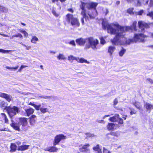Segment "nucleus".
Segmentation results:
<instances>
[{
  "label": "nucleus",
  "mask_w": 153,
  "mask_h": 153,
  "mask_svg": "<svg viewBox=\"0 0 153 153\" xmlns=\"http://www.w3.org/2000/svg\"><path fill=\"white\" fill-rule=\"evenodd\" d=\"M103 29L107 28L108 33L112 34H116L115 37L111 40L113 45H124L130 44L132 42H144V38L146 36L143 34H137L134 35V38L127 39L125 36L126 31H132L133 29L131 26L122 27L118 23L109 24L108 22L103 20L102 23Z\"/></svg>",
  "instance_id": "nucleus-1"
},
{
  "label": "nucleus",
  "mask_w": 153,
  "mask_h": 153,
  "mask_svg": "<svg viewBox=\"0 0 153 153\" xmlns=\"http://www.w3.org/2000/svg\"><path fill=\"white\" fill-rule=\"evenodd\" d=\"M86 41H88L89 44V45H87L86 48H89L90 47L93 49H97L96 45L98 43L97 39H94L92 37H89L86 38H80L76 39V43L80 46H84Z\"/></svg>",
  "instance_id": "nucleus-2"
},
{
  "label": "nucleus",
  "mask_w": 153,
  "mask_h": 153,
  "mask_svg": "<svg viewBox=\"0 0 153 153\" xmlns=\"http://www.w3.org/2000/svg\"><path fill=\"white\" fill-rule=\"evenodd\" d=\"M11 122L12 123L10 125L15 130L19 131L20 127L23 130L26 129L27 122L26 119L25 118H21L20 121L18 123H15L13 120H11Z\"/></svg>",
  "instance_id": "nucleus-3"
},
{
  "label": "nucleus",
  "mask_w": 153,
  "mask_h": 153,
  "mask_svg": "<svg viewBox=\"0 0 153 153\" xmlns=\"http://www.w3.org/2000/svg\"><path fill=\"white\" fill-rule=\"evenodd\" d=\"M98 3L93 2L87 3V8L89 10L92 9L93 10L92 14L89 13H88L89 16L91 19L94 18L97 15V13L96 10V7Z\"/></svg>",
  "instance_id": "nucleus-4"
},
{
  "label": "nucleus",
  "mask_w": 153,
  "mask_h": 153,
  "mask_svg": "<svg viewBox=\"0 0 153 153\" xmlns=\"http://www.w3.org/2000/svg\"><path fill=\"white\" fill-rule=\"evenodd\" d=\"M7 111L10 117L11 118L18 113L19 108L15 106H13L12 107H8L7 109Z\"/></svg>",
  "instance_id": "nucleus-5"
},
{
  "label": "nucleus",
  "mask_w": 153,
  "mask_h": 153,
  "mask_svg": "<svg viewBox=\"0 0 153 153\" xmlns=\"http://www.w3.org/2000/svg\"><path fill=\"white\" fill-rule=\"evenodd\" d=\"M66 138V136L62 134H60L57 135L55 137L54 139V142L53 143L54 146H56L58 144L61 140H65Z\"/></svg>",
  "instance_id": "nucleus-6"
},
{
  "label": "nucleus",
  "mask_w": 153,
  "mask_h": 153,
  "mask_svg": "<svg viewBox=\"0 0 153 153\" xmlns=\"http://www.w3.org/2000/svg\"><path fill=\"white\" fill-rule=\"evenodd\" d=\"M138 25L139 28L141 29V31H143L144 29L149 28V25L143 21H139L138 22Z\"/></svg>",
  "instance_id": "nucleus-7"
},
{
  "label": "nucleus",
  "mask_w": 153,
  "mask_h": 153,
  "mask_svg": "<svg viewBox=\"0 0 153 153\" xmlns=\"http://www.w3.org/2000/svg\"><path fill=\"white\" fill-rule=\"evenodd\" d=\"M0 97L5 99L8 102L12 100V97L11 95L4 93L0 92Z\"/></svg>",
  "instance_id": "nucleus-8"
},
{
  "label": "nucleus",
  "mask_w": 153,
  "mask_h": 153,
  "mask_svg": "<svg viewBox=\"0 0 153 153\" xmlns=\"http://www.w3.org/2000/svg\"><path fill=\"white\" fill-rule=\"evenodd\" d=\"M118 127L117 124L112 123H108L107 126V129L109 131H113L116 129Z\"/></svg>",
  "instance_id": "nucleus-9"
},
{
  "label": "nucleus",
  "mask_w": 153,
  "mask_h": 153,
  "mask_svg": "<svg viewBox=\"0 0 153 153\" xmlns=\"http://www.w3.org/2000/svg\"><path fill=\"white\" fill-rule=\"evenodd\" d=\"M72 26H75L78 27L79 26L80 23L78 19L74 17L70 23Z\"/></svg>",
  "instance_id": "nucleus-10"
},
{
  "label": "nucleus",
  "mask_w": 153,
  "mask_h": 153,
  "mask_svg": "<svg viewBox=\"0 0 153 153\" xmlns=\"http://www.w3.org/2000/svg\"><path fill=\"white\" fill-rule=\"evenodd\" d=\"M74 18L72 14L68 13L66 16L65 20L68 23H70Z\"/></svg>",
  "instance_id": "nucleus-11"
},
{
  "label": "nucleus",
  "mask_w": 153,
  "mask_h": 153,
  "mask_svg": "<svg viewBox=\"0 0 153 153\" xmlns=\"http://www.w3.org/2000/svg\"><path fill=\"white\" fill-rule=\"evenodd\" d=\"M37 120L36 116L33 115L30 117V124L32 125H34L35 123V122Z\"/></svg>",
  "instance_id": "nucleus-12"
},
{
  "label": "nucleus",
  "mask_w": 153,
  "mask_h": 153,
  "mask_svg": "<svg viewBox=\"0 0 153 153\" xmlns=\"http://www.w3.org/2000/svg\"><path fill=\"white\" fill-rule=\"evenodd\" d=\"M119 117V115L116 114L115 116L110 117L109 119V120L110 121L112 122H116L118 120Z\"/></svg>",
  "instance_id": "nucleus-13"
},
{
  "label": "nucleus",
  "mask_w": 153,
  "mask_h": 153,
  "mask_svg": "<svg viewBox=\"0 0 153 153\" xmlns=\"http://www.w3.org/2000/svg\"><path fill=\"white\" fill-rule=\"evenodd\" d=\"M58 149L55 146H51L46 148L45 150L46 151H48L50 152H57Z\"/></svg>",
  "instance_id": "nucleus-14"
},
{
  "label": "nucleus",
  "mask_w": 153,
  "mask_h": 153,
  "mask_svg": "<svg viewBox=\"0 0 153 153\" xmlns=\"http://www.w3.org/2000/svg\"><path fill=\"white\" fill-rule=\"evenodd\" d=\"M29 145H22L21 146H19L18 150L21 151H24L28 149L29 147Z\"/></svg>",
  "instance_id": "nucleus-15"
},
{
  "label": "nucleus",
  "mask_w": 153,
  "mask_h": 153,
  "mask_svg": "<svg viewBox=\"0 0 153 153\" xmlns=\"http://www.w3.org/2000/svg\"><path fill=\"white\" fill-rule=\"evenodd\" d=\"M115 50V48L113 46H111L108 47V52L111 56L112 55L113 52Z\"/></svg>",
  "instance_id": "nucleus-16"
},
{
  "label": "nucleus",
  "mask_w": 153,
  "mask_h": 153,
  "mask_svg": "<svg viewBox=\"0 0 153 153\" xmlns=\"http://www.w3.org/2000/svg\"><path fill=\"white\" fill-rule=\"evenodd\" d=\"M93 149L94 151L97 152V153H102L101 149L100 148L99 144H97L96 146L93 147Z\"/></svg>",
  "instance_id": "nucleus-17"
},
{
  "label": "nucleus",
  "mask_w": 153,
  "mask_h": 153,
  "mask_svg": "<svg viewBox=\"0 0 153 153\" xmlns=\"http://www.w3.org/2000/svg\"><path fill=\"white\" fill-rule=\"evenodd\" d=\"M78 59L77 57H75L72 55H70L68 56V60L71 62H72L74 60H75L76 61V60H77V59Z\"/></svg>",
  "instance_id": "nucleus-18"
},
{
  "label": "nucleus",
  "mask_w": 153,
  "mask_h": 153,
  "mask_svg": "<svg viewBox=\"0 0 153 153\" xmlns=\"http://www.w3.org/2000/svg\"><path fill=\"white\" fill-rule=\"evenodd\" d=\"M146 109L148 110H150L153 108V105L146 102L144 105Z\"/></svg>",
  "instance_id": "nucleus-19"
},
{
  "label": "nucleus",
  "mask_w": 153,
  "mask_h": 153,
  "mask_svg": "<svg viewBox=\"0 0 153 153\" xmlns=\"http://www.w3.org/2000/svg\"><path fill=\"white\" fill-rule=\"evenodd\" d=\"M90 146V145L89 144H87L84 145L82 148H80V150L81 152H84L86 150H89V149H87Z\"/></svg>",
  "instance_id": "nucleus-20"
},
{
  "label": "nucleus",
  "mask_w": 153,
  "mask_h": 153,
  "mask_svg": "<svg viewBox=\"0 0 153 153\" xmlns=\"http://www.w3.org/2000/svg\"><path fill=\"white\" fill-rule=\"evenodd\" d=\"M34 111V109L31 108H30L25 110V111L28 116L32 114L33 113Z\"/></svg>",
  "instance_id": "nucleus-21"
},
{
  "label": "nucleus",
  "mask_w": 153,
  "mask_h": 153,
  "mask_svg": "<svg viewBox=\"0 0 153 153\" xmlns=\"http://www.w3.org/2000/svg\"><path fill=\"white\" fill-rule=\"evenodd\" d=\"M132 104L134 105L136 108L139 110L141 109V105L140 102H135L133 103Z\"/></svg>",
  "instance_id": "nucleus-22"
},
{
  "label": "nucleus",
  "mask_w": 153,
  "mask_h": 153,
  "mask_svg": "<svg viewBox=\"0 0 153 153\" xmlns=\"http://www.w3.org/2000/svg\"><path fill=\"white\" fill-rule=\"evenodd\" d=\"M77 58L78 59H77V60H76V61L78 62H80L81 63H83L85 62L87 63H89V62L87 60L83 58H82L80 59L78 57H77Z\"/></svg>",
  "instance_id": "nucleus-23"
},
{
  "label": "nucleus",
  "mask_w": 153,
  "mask_h": 153,
  "mask_svg": "<svg viewBox=\"0 0 153 153\" xmlns=\"http://www.w3.org/2000/svg\"><path fill=\"white\" fill-rule=\"evenodd\" d=\"M40 111L42 113H45L46 112H49V109L47 108H44L43 106H42L40 108Z\"/></svg>",
  "instance_id": "nucleus-24"
},
{
  "label": "nucleus",
  "mask_w": 153,
  "mask_h": 153,
  "mask_svg": "<svg viewBox=\"0 0 153 153\" xmlns=\"http://www.w3.org/2000/svg\"><path fill=\"white\" fill-rule=\"evenodd\" d=\"M10 152H14L16 150V146L14 143H11L10 146Z\"/></svg>",
  "instance_id": "nucleus-25"
},
{
  "label": "nucleus",
  "mask_w": 153,
  "mask_h": 153,
  "mask_svg": "<svg viewBox=\"0 0 153 153\" xmlns=\"http://www.w3.org/2000/svg\"><path fill=\"white\" fill-rule=\"evenodd\" d=\"M57 58L59 60H64L66 59L65 56L62 53H59V55L57 56Z\"/></svg>",
  "instance_id": "nucleus-26"
},
{
  "label": "nucleus",
  "mask_w": 153,
  "mask_h": 153,
  "mask_svg": "<svg viewBox=\"0 0 153 153\" xmlns=\"http://www.w3.org/2000/svg\"><path fill=\"white\" fill-rule=\"evenodd\" d=\"M0 11L5 13H7L8 12V8L5 7L1 6L0 8Z\"/></svg>",
  "instance_id": "nucleus-27"
},
{
  "label": "nucleus",
  "mask_w": 153,
  "mask_h": 153,
  "mask_svg": "<svg viewBox=\"0 0 153 153\" xmlns=\"http://www.w3.org/2000/svg\"><path fill=\"white\" fill-rule=\"evenodd\" d=\"M126 51V49L122 47L121 50L119 52V54L120 56H122L125 53Z\"/></svg>",
  "instance_id": "nucleus-28"
},
{
  "label": "nucleus",
  "mask_w": 153,
  "mask_h": 153,
  "mask_svg": "<svg viewBox=\"0 0 153 153\" xmlns=\"http://www.w3.org/2000/svg\"><path fill=\"white\" fill-rule=\"evenodd\" d=\"M120 131H119L115 132H112L110 133V134L112 135L118 137L120 135Z\"/></svg>",
  "instance_id": "nucleus-29"
},
{
  "label": "nucleus",
  "mask_w": 153,
  "mask_h": 153,
  "mask_svg": "<svg viewBox=\"0 0 153 153\" xmlns=\"http://www.w3.org/2000/svg\"><path fill=\"white\" fill-rule=\"evenodd\" d=\"M81 5L80 6V7L82 10H85V7L87 5V3H85L81 1Z\"/></svg>",
  "instance_id": "nucleus-30"
},
{
  "label": "nucleus",
  "mask_w": 153,
  "mask_h": 153,
  "mask_svg": "<svg viewBox=\"0 0 153 153\" xmlns=\"http://www.w3.org/2000/svg\"><path fill=\"white\" fill-rule=\"evenodd\" d=\"M1 115L2 117V118L4 119L5 120V123L8 124V120L7 119V117L6 114L4 113H2Z\"/></svg>",
  "instance_id": "nucleus-31"
},
{
  "label": "nucleus",
  "mask_w": 153,
  "mask_h": 153,
  "mask_svg": "<svg viewBox=\"0 0 153 153\" xmlns=\"http://www.w3.org/2000/svg\"><path fill=\"white\" fill-rule=\"evenodd\" d=\"M38 39L37 37L36 36H33L32 37L31 42L33 43H36V42L38 41Z\"/></svg>",
  "instance_id": "nucleus-32"
},
{
  "label": "nucleus",
  "mask_w": 153,
  "mask_h": 153,
  "mask_svg": "<svg viewBox=\"0 0 153 153\" xmlns=\"http://www.w3.org/2000/svg\"><path fill=\"white\" fill-rule=\"evenodd\" d=\"M129 109L130 110V114L131 115H132L133 114H136L137 111L135 110L133 108L129 107Z\"/></svg>",
  "instance_id": "nucleus-33"
},
{
  "label": "nucleus",
  "mask_w": 153,
  "mask_h": 153,
  "mask_svg": "<svg viewBox=\"0 0 153 153\" xmlns=\"http://www.w3.org/2000/svg\"><path fill=\"white\" fill-rule=\"evenodd\" d=\"M6 68L10 69L11 71H14L16 70L19 68V66H17L15 67L10 68L8 66H6Z\"/></svg>",
  "instance_id": "nucleus-34"
},
{
  "label": "nucleus",
  "mask_w": 153,
  "mask_h": 153,
  "mask_svg": "<svg viewBox=\"0 0 153 153\" xmlns=\"http://www.w3.org/2000/svg\"><path fill=\"white\" fill-rule=\"evenodd\" d=\"M0 106L1 107L5 108L6 107V105L5 102L4 101H0Z\"/></svg>",
  "instance_id": "nucleus-35"
},
{
  "label": "nucleus",
  "mask_w": 153,
  "mask_h": 153,
  "mask_svg": "<svg viewBox=\"0 0 153 153\" xmlns=\"http://www.w3.org/2000/svg\"><path fill=\"white\" fill-rule=\"evenodd\" d=\"M137 23V22H136V21H134L133 22L132 25L131 26V27L133 29V30L135 31L137 30L136 27Z\"/></svg>",
  "instance_id": "nucleus-36"
},
{
  "label": "nucleus",
  "mask_w": 153,
  "mask_h": 153,
  "mask_svg": "<svg viewBox=\"0 0 153 153\" xmlns=\"http://www.w3.org/2000/svg\"><path fill=\"white\" fill-rule=\"evenodd\" d=\"M13 51L12 50H6L3 49H0V52L3 53H8L9 52Z\"/></svg>",
  "instance_id": "nucleus-37"
},
{
  "label": "nucleus",
  "mask_w": 153,
  "mask_h": 153,
  "mask_svg": "<svg viewBox=\"0 0 153 153\" xmlns=\"http://www.w3.org/2000/svg\"><path fill=\"white\" fill-rule=\"evenodd\" d=\"M34 107L35 108L36 110H40V108L41 107V105L40 104L39 105H33Z\"/></svg>",
  "instance_id": "nucleus-38"
},
{
  "label": "nucleus",
  "mask_w": 153,
  "mask_h": 153,
  "mask_svg": "<svg viewBox=\"0 0 153 153\" xmlns=\"http://www.w3.org/2000/svg\"><path fill=\"white\" fill-rule=\"evenodd\" d=\"M147 16H149L152 19H153V12H149L147 14Z\"/></svg>",
  "instance_id": "nucleus-39"
},
{
  "label": "nucleus",
  "mask_w": 153,
  "mask_h": 153,
  "mask_svg": "<svg viewBox=\"0 0 153 153\" xmlns=\"http://www.w3.org/2000/svg\"><path fill=\"white\" fill-rule=\"evenodd\" d=\"M85 134L86 135V137H92L94 136V134L88 133H85Z\"/></svg>",
  "instance_id": "nucleus-40"
},
{
  "label": "nucleus",
  "mask_w": 153,
  "mask_h": 153,
  "mask_svg": "<svg viewBox=\"0 0 153 153\" xmlns=\"http://www.w3.org/2000/svg\"><path fill=\"white\" fill-rule=\"evenodd\" d=\"M133 10L134 8H130L128 10L127 12L130 14H133Z\"/></svg>",
  "instance_id": "nucleus-41"
},
{
  "label": "nucleus",
  "mask_w": 153,
  "mask_h": 153,
  "mask_svg": "<svg viewBox=\"0 0 153 153\" xmlns=\"http://www.w3.org/2000/svg\"><path fill=\"white\" fill-rule=\"evenodd\" d=\"M100 43L101 44L104 45L105 43V42L104 39L102 38L101 37L100 38Z\"/></svg>",
  "instance_id": "nucleus-42"
},
{
  "label": "nucleus",
  "mask_w": 153,
  "mask_h": 153,
  "mask_svg": "<svg viewBox=\"0 0 153 153\" xmlns=\"http://www.w3.org/2000/svg\"><path fill=\"white\" fill-rule=\"evenodd\" d=\"M52 13L53 15L56 17H58L59 16V14H57L55 10H53L52 11Z\"/></svg>",
  "instance_id": "nucleus-43"
},
{
  "label": "nucleus",
  "mask_w": 153,
  "mask_h": 153,
  "mask_svg": "<svg viewBox=\"0 0 153 153\" xmlns=\"http://www.w3.org/2000/svg\"><path fill=\"white\" fill-rule=\"evenodd\" d=\"M69 44L73 46H76V44L74 40H73L69 42Z\"/></svg>",
  "instance_id": "nucleus-44"
},
{
  "label": "nucleus",
  "mask_w": 153,
  "mask_h": 153,
  "mask_svg": "<svg viewBox=\"0 0 153 153\" xmlns=\"http://www.w3.org/2000/svg\"><path fill=\"white\" fill-rule=\"evenodd\" d=\"M103 153H111V152L108 151L107 149L103 148Z\"/></svg>",
  "instance_id": "nucleus-45"
},
{
  "label": "nucleus",
  "mask_w": 153,
  "mask_h": 153,
  "mask_svg": "<svg viewBox=\"0 0 153 153\" xmlns=\"http://www.w3.org/2000/svg\"><path fill=\"white\" fill-rule=\"evenodd\" d=\"M27 67V66L24 65H22L21 66L20 69L18 71L19 72H21V70H22L23 68H25Z\"/></svg>",
  "instance_id": "nucleus-46"
},
{
  "label": "nucleus",
  "mask_w": 153,
  "mask_h": 153,
  "mask_svg": "<svg viewBox=\"0 0 153 153\" xmlns=\"http://www.w3.org/2000/svg\"><path fill=\"white\" fill-rule=\"evenodd\" d=\"M119 123L120 124H123V120L121 118L119 117Z\"/></svg>",
  "instance_id": "nucleus-47"
},
{
  "label": "nucleus",
  "mask_w": 153,
  "mask_h": 153,
  "mask_svg": "<svg viewBox=\"0 0 153 153\" xmlns=\"http://www.w3.org/2000/svg\"><path fill=\"white\" fill-rule=\"evenodd\" d=\"M147 80L148 81L151 83L153 84V80L149 78H148L147 79Z\"/></svg>",
  "instance_id": "nucleus-48"
},
{
  "label": "nucleus",
  "mask_w": 153,
  "mask_h": 153,
  "mask_svg": "<svg viewBox=\"0 0 153 153\" xmlns=\"http://www.w3.org/2000/svg\"><path fill=\"white\" fill-rule=\"evenodd\" d=\"M85 11V10H82V11L81 12V14L83 16V17L86 15Z\"/></svg>",
  "instance_id": "nucleus-49"
},
{
  "label": "nucleus",
  "mask_w": 153,
  "mask_h": 153,
  "mask_svg": "<svg viewBox=\"0 0 153 153\" xmlns=\"http://www.w3.org/2000/svg\"><path fill=\"white\" fill-rule=\"evenodd\" d=\"M14 37H18V33L12 36H11L10 39H13Z\"/></svg>",
  "instance_id": "nucleus-50"
},
{
  "label": "nucleus",
  "mask_w": 153,
  "mask_h": 153,
  "mask_svg": "<svg viewBox=\"0 0 153 153\" xmlns=\"http://www.w3.org/2000/svg\"><path fill=\"white\" fill-rule=\"evenodd\" d=\"M118 102L117 100V99H115L114 101V105H117V104L118 103Z\"/></svg>",
  "instance_id": "nucleus-51"
},
{
  "label": "nucleus",
  "mask_w": 153,
  "mask_h": 153,
  "mask_svg": "<svg viewBox=\"0 0 153 153\" xmlns=\"http://www.w3.org/2000/svg\"><path fill=\"white\" fill-rule=\"evenodd\" d=\"M143 13V10H141L138 12V14L139 15H141Z\"/></svg>",
  "instance_id": "nucleus-52"
},
{
  "label": "nucleus",
  "mask_w": 153,
  "mask_h": 153,
  "mask_svg": "<svg viewBox=\"0 0 153 153\" xmlns=\"http://www.w3.org/2000/svg\"><path fill=\"white\" fill-rule=\"evenodd\" d=\"M23 32V33L24 34L25 36V37H27L28 36V33L25 31Z\"/></svg>",
  "instance_id": "nucleus-53"
},
{
  "label": "nucleus",
  "mask_w": 153,
  "mask_h": 153,
  "mask_svg": "<svg viewBox=\"0 0 153 153\" xmlns=\"http://www.w3.org/2000/svg\"><path fill=\"white\" fill-rule=\"evenodd\" d=\"M83 17L84 19H85L86 21L88 19L89 17L88 16L86 15H85Z\"/></svg>",
  "instance_id": "nucleus-54"
},
{
  "label": "nucleus",
  "mask_w": 153,
  "mask_h": 153,
  "mask_svg": "<svg viewBox=\"0 0 153 153\" xmlns=\"http://www.w3.org/2000/svg\"><path fill=\"white\" fill-rule=\"evenodd\" d=\"M153 4V0H150V7L152 6V4Z\"/></svg>",
  "instance_id": "nucleus-55"
},
{
  "label": "nucleus",
  "mask_w": 153,
  "mask_h": 153,
  "mask_svg": "<svg viewBox=\"0 0 153 153\" xmlns=\"http://www.w3.org/2000/svg\"><path fill=\"white\" fill-rule=\"evenodd\" d=\"M25 47H26V49L27 50H29L31 48L30 46H27L26 45V46H25Z\"/></svg>",
  "instance_id": "nucleus-56"
},
{
  "label": "nucleus",
  "mask_w": 153,
  "mask_h": 153,
  "mask_svg": "<svg viewBox=\"0 0 153 153\" xmlns=\"http://www.w3.org/2000/svg\"><path fill=\"white\" fill-rule=\"evenodd\" d=\"M68 10L72 13H73L74 12V10L72 8L68 9Z\"/></svg>",
  "instance_id": "nucleus-57"
},
{
  "label": "nucleus",
  "mask_w": 153,
  "mask_h": 153,
  "mask_svg": "<svg viewBox=\"0 0 153 153\" xmlns=\"http://www.w3.org/2000/svg\"><path fill=\"white\" fill-rule=\"evenodd\" d=\"M97 122L99 123H103L104 122V121L103 120H97Z\"/></svg>",
  "instance_id": "nucleus-58"
},
{
  "label": "nucleus",
  "mask_w": 153,
  "mask_h": 153,
  "mask_svg": "<svg viewBox=\"0 0 153 153\" xmlns=\"http://www.w3.org/2000/svg\"><path fill=\"white\" fill-rule=\"evenodd\" d=\"M111 116V115H105V116H104L102 118L103 119H104L106 117H110V116Z\"/></svg>",
  "instance_id": "nucleus-59"
},
{
  "label": "nucleus",
  "mask_w": 153,
  "mask_h": 153,
  "mask_svg": "<svg viewBox=\"0 0 153 153\" xmlns=\"http://www.w3.org/2000/svg\"><path fill=\"white\" fill-rule=\"evenodd\" d=\"M84 18L83 17L81 19V21L82 23V24H84Z\"/></svg>",
  "instance_id": "nucleus-60"
},
{
  "label": "nucleus",
  "mask_w": 153,
  "mask_h": 153,
  "mask_svg": "<svg viewBox=\"0 0 153 153\" xmlns=\"http://www.w3.org/2000/svg\"><path fill=\"white\" fill-rule=\"evenodd\" d=\"M18 37L20 38H22V36L21 34L18 33Z\"/></svg>",
  "instance_id": "nucleus-61"
},
{
  "label": "nucleus",
  "mask_w": 153,
  "mask_h": 153,
  "mask_svg": "<svg viewBox=\"0 0 153 153\" xmlns=\"http://www.w3.org/2000/svg\"><path fill=\"white\" fill-rule=\"evenodd\" d=\"M2 36H3L4 37H8V36L6 34H0Z\"/></svg>",
  "instance_id": "nucleus-62"
},
{
  "label": "nucleus",
  "mask_w": 153,
  "mask_h": 153,
  "mask_svg": "<svg viewBox=\"0 0 153 153\" xmlns=\"http://www.w3.org/2000/svg\"><path fill=\"white\" fill-rule=\"evenodd\" d=\"M120 2L119 1H116V4L117 5H118L120 4Z\"/></svg>",
  "instance_id": "nucleus-63"
},
{
  "label": "nucleus",
  "mask_w": 153,
  "mask_h": 153,
  "mask_svg": "<svg viewBox=\"0 0 153 153\" xmlns=\"http://www.w3.org/2000/svg\"><path fill=\"white\" fill-rule=\"evenodd\" d=\"M29 105H31L34 107L33 105H35V104L33 103H32L31 102H30V103H29Z\"/></svg>",
  "instance_id": "nucleus-64"
}]
</instances>
